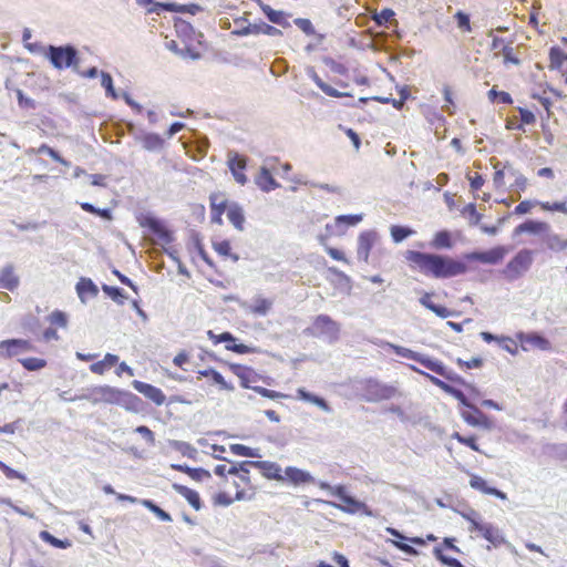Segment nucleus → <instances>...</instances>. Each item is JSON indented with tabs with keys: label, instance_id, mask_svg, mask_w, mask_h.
Masks as SVG:
<instances>
[{
	"label": "nucleus",
	"instance_id": "1",
	"mask_svg": "<svg viewBox=\"0 0 567 567\" xmlns=\"http://www.w3.org/2000/svg\"><path fill=\"white\" fill-rule=\"evenodd\" d=\"M508 254L505 246H495L486 251H472L456 259L447 255L406 250L404 258L409 266L427 277L446 279L465 275L468 271L467 262L497 265Z\"/></svg>",
	"mask_w": 567,
	"mask_h": 567
},
{
	"label": "nucleus",
	"instance_id": "2",
	"mask_svg": "<svg viewBox=\"0 0 567 567\" xmlns=\"http://www.w3.org/2000/svg\"><path fill=\"white\" fill-rule=\"evenodd\" d=\"M419 374L425 377L432 384L440 388L445 393L452 395L454 399L458 401V403L463 406L460 410L461 417L463 421L473 426L481 427L484 430H491L494 426L493 420L486 415L483 411H481L477 406L470 402V398L460 389L454 388L449 382L441 380L427 372H424L417 368H412Z\"/></svg>",
	"mask_w": 567,
	"mask_h": 567
},
{
	"label": "nucleus",
	"instance_id": "3",
	"mask_svg": "<svg viewBox=\"0 0 567 567\" xmlns=\"http://www.w3.org/2000/svg\"><path fill=\"white\" fill-rule=\"evenodd\" d=\"M229 491L219 493L216 502L220 505H230L234 501H250L256 495V486L251 482L250 465L244 462L237 464V470L231 477L226 478Z\"/></svg>",
	"mask_w": 567,
	"mask_h": 567
},
{
	"label": "nucleus",
	"instance_id": "4",
	"mask_svg": "<svg viewBox=\"0 0 567 567\" xmlns=\"http://www.w3.org/2000/svg\"><path fill=\"white\" fill-rule=\"evenodd\" d=\"M94 405L96 404H121L123 402H138L140 398L133 393L122 391L111 385H95L86 390L80 396Z\"/></svg>",
	"mask_w": 567,
	"mask_h": 567
},
{
	"label": "nucleus",
	"instance_id": "5",
	"mask_svg": "<svg viewBox=\"0 0 567 567\" xmlns=\"http://www.w3.org/2000/svg\"><path fill=\"white\" fill-rule=\"evenodd\" d=\"M361 391L362 399L371 403L388 401L401 394L395 385L386 384L372 378L362 382Z\"/></svg>",
	"mask_w": 567,
	"mask_h": 567
},
{
	"label": "nucleus",
	"instance_id": "6",
	"mask_svg": "<svg viewBox=\"0 0 567 567\" xmlns=\"http://www.w3.org/2000/svg\"><path fill=\"white\" fill-rule=\"evenodd\" d=\"M323 487H327L329 493L332 496L338 497L341 501V504L334 505L342 512L349 513V514H363L367 516H371L372 512L371 509L363 503L354 497L347 494V488L343 485H337V486H330V485H323Z\"/></svg>",
	"mask_w": 567,
	"mask_h": 567
},
{
	"label": "nucleus",
	"instance_id": "7",
	"mask_svg": "<svg viewBox=\"0 0 567 567\" xmlns=\"http://www.w3.org/2000/svg\"><path fill=\"white\" fill-rule=\"evenodd\" d=\"M533 264V251L519 250L504 267L502 275L505 279L513 281L520 278Z\"/></svg>",
	"mask_w": 567,
	"mask_h": 567
},
{
	"label": "nucleus",
	"instance_id": "8",
	"mask_svg": "<svg viewBox=\"0 0 567 567\" xmlns=\"http://www.w3.org/2000/svg\"><path fill=\"white\" fill-rule=\"evenodd\" d=\"M406 357L419 362L424 368L441 375L442 378H444L446 381H449L451 383H464V379L462 377H460L452 370L447 369L443 364V362H441L440 360H436V359H433V358H430V357H426V355H423V354H420L416 352H412V351H409V354Z\"/></svg>",
	"mask_w": 567,
	"mask_h": 567
},
{
	"label": "nucleus",
	"instance_id": "9",
	"mask_svg": "<svg viewBox=\"0 0 567 567\" xmlns=\"http://www.w3.org/2000/svg\"><path fill=\"white\" fill-rule=\"evenodd\" d=\"M477 514L472 512V514H464L463 517L470 523L468 532L471 533H480V535L491 543L494 547H498L505 544V538L502 535L501 530L493 526L492 524H483L475 519L474 516Z\"/></svg>",
	"mask_w": 567,
	"mask_h": 567
},
{
	"label": "nucleus",
	"instance_id": "10",
	"mask_svg": "<svg viewBox=\"0 0 567 567\" xmlns=\"http://www.w3.org/2000/svg\"><path fill=\"white\" fill-rule=\"evenodd\" d=\"M76 50L71 47H53L48 48L47 56L52 65L59 70L70 68L76 63Z\"/></svg>",
	"mask_w": 567,
	"mask_h": 567
},
{
	"label": "nucleus",
	"instance_id": "11",
	"mask_svg": "<svg viewBox=\"0 0 567 567\" xmlns=\"http://www.w3.org/2000/svg\"><path fill=\"white\" fill-rule=\"evenodd\" d=\"M228 369L240 380V385L244 389L254 390V388H257L255 384L261 380V375L251 367L240 363H228Z\"/></svg>",
	"mask_w": 567,
	"mask_h": 567
},
{
	"label": "nucleus",
	"instance_id": "12",
	"mask_svg": "<svg viewBox=\"0 0 567 567\" xmlns=\"http://www.w3.org/2000/svg\"><path fill=\"white\" fill-rule=\"evenodd\" d=\"M209 340L214 344L225 342V348L238 354H247L255 352V349L244 343H236V338L230 332L214 333L212 330L207 332Z\"/></svg>",
	"mask_w": 567,
	"mask_h": 567
},
{
	"label": "nucleus",
	"instance_id": "13",
	"mask_svg": "<svg viewBox=\"0 0 567 567\" xmlns=\"http://www.w3.org/2000/svg\"><path fill=\"white\" fill-rule=\"evenodd\" d=\"M210 203V218L214 224L221 225L223 224V215L228 210L235 202H229L224 194L221 193H213L209 196Z\"/></svg>",
	"mask_w": 567,
	"mask_h": 567
},
{
	"label": "nucleus",
	"instance_id": "14",
	"mask_svg": "<svg viewBox=\"0 0 567 567\" xmlns=\"http://www.w3.org/2000/svg\"><path fill=\"white\" fill-rule=\"evenodd\" d=\"M516 340L519 343V347L523 351H529L532 349H539V350H549L550 349V342L543 336L530 332V333H524L519 332L516 334Z\"/></svg>",
	"mask_w": 567,
	"mask_h": 567
},
{
	"label": "nucleus",
	"instance_id": "15",
	"mask_svg": "<svg viewBox=\"0 0 567 567\" xmlns=\"http://www.w3.org/2000/svg\"><path fill=\"white\" fill-rule=\"evenodd\" d=\"M312 331L315 336H329L336 339L339 334V324L327 315H319L313 319Z\"/></svg>",
	"mask_w": 567,
	"mask_h": 567
},
{
	"label": "nucleus",
	"instance_id": "16",
	"mask_svg": "<svg viewBox=\"0 0 567 567\" xmlns=\"http://www.w3.org/2000/svg\"><path fill=\"white\" fill-rule=\"evenodd\" d=\"M244 465H250L260 471L262 476L268 480H275L279 482L285 481L282 470L279 464L270 461H244Z\"/></svg>",
	"mask_w": 567,
	"mask_h": 567
},
{
	"label": "nucleus",
	"instance_id": "17",
	"mask_svg": "<svg viewBox=\"0 0 567 567\" xmlns=\"http://www.w3.org/2000/svg\"><path fill=\"white\" fill-rule=\"evenodd\" d=\"M33 344L24 339H8L0 341L1 353L7 358L16 357L22 352L32 351Z\"/></svg>",
	"mask_w": 567,
	"mask_h": 567
},
{
	"label": "nucleus",
	"instance_id": "18",
	"mask_svg": "<svg viewBox=\"0 0 567 567\" xmlns=\"http://www.w3.org/2000/svg\"><path fill=\"white\" fill-rule=\"evenodd\" d=\"M228 167L235 178V181L245 185L247 183V176L245 174L247 167V158L238 153L230 152L227 161Z\"/></svg>",
	"mask_w": 567,
	"mask_h": 567
},
{
	"label": "nucleus",
	"instance_id": "19",
	"mask_svg": "<svg viewBox=\"0 0 567 567\" xmlns=\"http://www.w3.org/2000/svg\"><path fill=\"white\" fill-rule=\"evenodd\" d=\"M132 385L137 392L143 394L156 405L159 406L165 403L166 396L159 388L138 380H134Z\"/></svg>",
	"mask_w": 567,
	"mask_h": 567
},
{
	"label": "nucleus",
	"instance_id": "20",
	"mask_svg": "<svg viewBox=\"0 0 567 567\" xmlns=\"http://www.w3.org/2000/svg\"><path fill=\"white\" fill-rule=\"evenodd\" d=\"M443 547L458 553L460 549L454 545V538H444L442 546L435 547L433 553L436 559L443 565L449 567H463V564L458 559L444 555Z\"/></svg>",
	"mask_w": 567,
	"mask_h": 567
},
{
	"label": "nucleus",
	"instance_id": "21",
	"mask_svg": "<svg viewBox=\"0 0 567 567\" xmlns=\"http://www.w3.org/2000/svg\"><path fill=\"white\" fill-rule=\"evenodd\" d=\"M259 7L262 13L267 17V19L277 25H280L284 29L290 28L289 18L290 14L282 10H275L269 4L259 2Z\"/></svg>",
	"mask_w": 567,
	"mask_h": 567
},
{
	"label": "nucleus",
	"instance_id": "22",
	"mask_svg": "<svg viewBox=\"0 0 567 567\" xmlns=\"http://www.w3.org/2000/svg\"><path fill=\"white\" fill-rule=\"evenodd\" d=\"M20 279L13 265H7L0 270V288L13 291L19 287Z\"/></svg>",
	"mask_w": 567,
	"mask_h": 567
},
{
	"label": "nucleus",
	"instance_id": "23",
	"mask_svg": "<svg viewBox=\"0 0 567 567\" xmlns=\"http://www.w3.org/2000/svg\"><path fill=\"white\" fill-rule=\"evenodd\" d=\"M282 474L285 476V481H288L293 485L310 484L313 482V477L309 472L298 467L288 466Z\"/></svg>",
	"mask_w": 567,
	"mask_h": 567
},
{
	"label": "nucleus",
	"instance_id": "24",
	"mask_svg": "<svg viewBox=\"0 0 567 567\" xmlns=\"http://www.w3.org/2000/svg\"><path fill=\"white\" fill-rule=\"evenodd\" d=\"M470 485L472 488L480 491L483 494L493 495L503 501L507 498V496L504 492H502L495 487H489L487 485V482L483 477H481L476 474L471 475Z\"/></svg>",
	"mask_w": 567,
	"mask_h": 567
},
{
	"label": "nucleus",
	"instance_id": "25",
	"mask_svg": "<svg viewBox=\"0 0 567 567\" xmlns=\"http://www.w3.org/2000/svg\"><path fill=\"white\" fill-rule=\"evenodd\" d=\"M199 377L209 379L214 384H217L219 390L233 392L235 386L231 382L225 380V378L215 369H205L198 371Z\"/></svg>",
	"mask_w": 567,
	"mask_h": 567
},
{
	"label": "nucleus",
	"instance_id": "26",
	"mask_svg": "<svg viewBox=\"0 0 567 567\" xmlns=\"http://www.w3.org/2000/svg\"><path fill=\"white\" fill-rule=\"evenodd\" d=\"M120 357L113 353H106L104 358L90 365V371L97 375H103L106 371L118 363Z\"/></svg>",
	"mask_w": 567,
	"mask_h": 567
},
{
	"label": "nucleus",
	"instance_id": "27",
	"mask_svg": "<svg viewBox=\"0 0 567 567\" xmlns=\"http://www.w3.org/2000/svg\"><path fill=\"white\" fill-rule=\"evenodd\" d=\"M173 488L175 492H177L179 495H182L194 509L199 511L202 508V501H200L199 494L196 491H194L185 485H181V484H176V483L173 484Z\"/></svg>",
	"mask_w": 567,
	"mask_h": 567
},
{
	"label": "nucleus",
	"instance_id": "28",
	"mask_svg": "<svg viewBox=\"0 0 567 567\" xmlns=\"http://www.w3.org/2000/svg\"><path fill=\"white\" fill-rule=\"evenodd\" d=\"M431 247L437 250L452 249L454 240L452 234L449 230L436 231L430 243Z\"/></svg>",
	"mask_w": 567,
	"mask_h": 567
},
{
	"label": "nucleus",
	"instance_id": "29",
	"mask_svg": "<svg viewBox=\"0 0 567 567\" xmlns=\"http://www.w3.org/2000/svg\"><path fill=\"white\" fill-rule=\"evenodd\" d=\"M375 237V234L372 231H364L359 236L358 254L359 256H362L365 261L368 260L370 251L374 245Z\"/></svg>",
	"mask_w": 567,
	"mask_h": 567
},
{
	"label": "nucleus",
	"instance_id": "30",
	"mask_svg": "<svg viewBox=\"0 0 567 567\" xmlns=\"http://www.w3.org/2000/svg\"><path fill=\"white\" fill-rule=\"evenodd\" d=\"M420 302L422 306H424L426 309L433 311L437 317L440 318H449L451 316V310L447 309L444 306L435 305L432 301V293L425 292L421 298Z\"/></svg>",
	"mask_w": 567,
	"mask_h": 567
},
{
	"label": "nucleus",
	"instance_id": "31",
	"mask_svg": "<svg viewBox=\"0 0 567 567\" xmlns=\"http://www.w3.org/2000/svg\"><path fill=\"white\" fill-rule=\"evenodd\" d=\"M256 184L265 192H270L278 187V183L275 181L270 171L266 167H261L258 176L256 177Z\"/></svg>",
	"mask_w": 567,
	"mask_h": 567
},
{
	"label": "nucleus",
	"instance_id": "32",
	"mask_svg": "<svg viewBox=\"0 0 567 567\" xmlns=\"http://www.w3.org/2000/svg\"><path fill=\"white\" fill-rule=\"evenodd\" d=\"M297 399L306 401V402H310L323 411H330V406L324 399H322L318 395L311 394L310 392L306 391V389H303V388H299L297 390Z\"/></svg>",
	"mask_w": 567,
	"mask_h": 567
},
{
	"label": "nucleus",
	"instance_id": "33",
	"mask_svg": "<svg viewBox=\"0 0 567 567\" xmlns=\"http://www.w3.org/2000/svg\"><path fill=\"white\" fill-rule=\"evenodd\" d=\"M76 292L83 300L86 297H95L99 290L90 278H81L76 284Z\"/></svg>",
	"mask_w": 567,
	"mask_h": 567
},
{
	"label": "nucleus",
	"instance_id": "34",
	"mask_svg": "<svg viewBox=\"0 0 567 567\" xmlns=\"http://www.w3.org/2000/svg\"><path fill=\"white\" fill-rule=\"evenodd\" d=\"M172 468L187 474L194 481H203L204 478L210 477L209 472L204 468H192L187 465L181 464H173Z\"/></svg>",
	"mask_w": 567,
	"mask_h": 567
},
{
	"label": "nucleus",
	"instance_id": "35",
	"mask_svg": "<svg viewBox=\"0 0 567 567\" xmlns=\"http://www.w3.org/2000/svg\"><path fill=\"white\" fill-rule=\"evenodd\" d=\"M227 217L235 228H237L238 230L244 229L245 215L240 205H238L237 203L231 205L228 210Z\"/></svg>",
	"mask_w": 567,
	"mask_h": 567
},
{
	"label": "nucleus",
	"instance_id": "36",
	"mask_svg": "<svg viewBox=\"0 0 567 567\" xmlns=\"http://www.w3.org/2000/svg\"><path fill=\"white\" fill-rule=\"evenodd\" d=\"M495 56H498V55H502L503 56V63L504 65H519L520 64V60L519 58L515 54V50L512 45V42H508L507 44H504L502 47V52H495L494 53Z\"/></svg>",
	"mask_w": 567,
	"mask_h": 567
},
{
	"label": "nucleus",
	"instance_id": "37",
	"mask_svg": "<svg viewBox=\"0 0 567 567\" xmlns=\"http://www.w3.org/2000/svg\"><path fill=\"white\" fill-rule=\"evenodd\" d=\"M567 61V54L558 47H553L549 50V68L560 69L563 63Z\"/></svg>",
	"mask_w": 567,
	"mask_h": 567
},
{
	"label": "nucleus",
	"instance_id": "38",
	"mask_svg": "<svg viewBox=\"0 0 567 567\" xmlns=\"http://www.w3.org/2000/svg\"><path fill=\"white\" fill-rule=\"evenodd\" d=\"M415 231L406 226L393 225L390 228V234L394 243H401L408 237L412 236Z\"/></svg>",
	"mask_w": 567,
	"mask_h": 567
},
{
	"label": "nucleus",
	"instance_id": "39",
	"mask_svg": "<svg viewBox=\"0 0 567 567\" xmlns=\"http://www.w3.org/2000/svg\"><path fill=\"white\" fill-rule=\"evenodd\" d=\"M252 32L255 35H258V34H265V35H269V37H281L282 35L281 30H279L278 28H276L274 25L265 23V22L254 23Z\"/></svg>",
	"mask_w": 567,
	"mask_h": 567
},
{
	"label": "nucleus",
	"instance_id": "40",
	"mask_svg": "<svg viewBox=\"0 0 567 567\" xmlns=\"http://www.w3.org/2000/svg\"><path fill=\"white\" fill-rule=\"evenodd\" d=\"M395 13L390 8H384L379 12H374L372 16V20L378 24L379 27H386L388 23L393 20Z\"/></svg>",
	"mask_w": 567,
	"mask_h": 567
},
{
	"label": "nucleus",
	"instance_id": "41",
	"mask_svg": "<svg viewBox=\"0 0 567 567\" xmlns=\"http://www.w3.org/2000/svg\"><path fill=\"white\" fill-rule=\"evenodd\" d=\"M454 20L456 22L457 29L463 33H470L472 32V25L470 16L463 11H457L454 14Z\"/></svg>",
	"mask_w": 567,
	"mask_h": 567
},
{
	"label": "nucleus",
	"instance_id": "42",
	"mask_svg": "<svg viewBox=\"0 0 567 567\" xmlns=\"http://www.w3.org/2000/svg\"><path fill=\"white\" fill-rule=\"evenodd\" d=\"M462 215L468 218V223L471 226H477L482 220V214L476 210L475 204L471 203L464 206L462 209Z\"/></svg>",
	"mask_w": 567,
	"mask_h": 567
},
{
	"label": "nucleus",
	"instance_id": "43",
	"mask_svg": "<svg viewBox=\"0 0 567 567\" xmlns=\"http://www.w3.org/2000/svg\"><path fill=\"white\" fill-rule=\"evenodd\" d=\"M80 206L86 213L94 214V215L100 216L106 220L113 219L112 212L109 208H96L95 206H93L90 203H81Z\"/></svg>",
	"mask_w": 567,
	"mask_h": 567
},
{
	"label": "nucleus",
	"instance_id": "44",
	"mask_svg": "<svg viewBox=\"0 0 567 567\" xmlns=\"http://www.w3.org/2000/svg\"><path fill=\"white\" fill-rule=\"evenodd\" d=\"M21 365L28 371H38L47 365V361L41 358H25L19 360Z\"/></svg>",
	"mask_w": 567,
	"mask_h": 567
},
{
	"label": "nucleus",
	"instance_id": "45",
	"mask_svg": "<svg viewBox=\"0 0 567 567\" xmlns=\"http://www.w3.org/2000/svg\"><path fill=\"white\" fill-rule=\"evenodd\" d=\"M142 505L154 513L163 522H172V516L150 499H143Z\"/></svg>",
	"mask_w": 567,
	"mask_h": 567
},
{
	"label": "nucleus",
	"instance_id": "46",
	"mask_svg": "<svg viewBox=\"0 0 567 567\" xmlns=\"http://www.w3.org/2000/svg\"><path fill=\"white\" fill-rule=\"evenodd\" d=\"M452 439L456 440L458 443H461L465 446H468L471 450H473L475 452H481L480 446L476 442V436H474V435L465 436V435L460 434L458 432H454L452 434Z\"/></svg>",
	"mask_w": 567,
	"mask_h": 567
},
{
	"label": "nucleus",
	"instance_id": "47",
	"mask_svg": "<svg viewBox=\"0 0 567 567\" xmlns=\"http://www.w3.org/2000/svg\"><path fill=\"white\" fill-rule=\"evenodd\" d=\"M230 451L233 454L238 456H246V457H257L259 456L258 450L251 449L249 446H246L244 444H231Z\"/></svg>",
	"mask_w": 567,
	"mask_h": 567
},
{
	"label": "nucleus",
	"instance_id": "48",
	"mask_svg": "<svg viewBox=\"0 0 567 567\" xmlns=\"http://www.w3.org/2000/svg\"><path fill=\"white\" fill-rule=\"evenodd\" d=\"M545 212H560L567 214V202H539L537 203Z\"/></svg>",
	"mask_w": 567,
	"mask_h": 567
},
{
	"label": "nucleus",
	"instance_id": "49",
	"mask_svg": "<svg viewBox=\"0 0 567 567\" xmlns=\"http://www.w3.org/2000/svg\"><path fill=\"white\" fill-rule=\"evenodd\" d=\"M518 341L512 339L511 337H504L502 336L501 339H498V343L499 346L505 350L507 351L508 353L513 354V355H516L518 354V351H519V347H518Z\"/></svg>",
	"mask_w": 567,
	"mask_h": 567
},
{
	"label": "nucleus",
	"instance_id": "50",
	"mask_svg": "<svg viewBox=\"0 0 567 567\" xmlns=\"http://www.w3.org/2000/svg\"><path fill=\"white\" fill-rule=\"evenodd\" d=\"M48 319L52 326H56L60 328H65L68 324L66 315L60 310H54L53 312H51Z\"/></svg>",
	"mask_w": 567,
	"mask_h": 567
},
{
	"label": "nucleus",
	"instance_id": "51",
	"mask_svg": "<svg viewBox=\"0 0 567 567\" xmlns=\"http://www.w3.org/2000/svg\"><path fill=\"white\" fill-rule=\"evenodd\" d=\"M101 84L105 89L106 94L111 96L112 99H117V94L113 86V80L112 76L109 73L102 72L101 74Z\"/></svg>",
	"mask_w": 567,
	"mask_h": 567
},
{
	"label": "nucleus",
	"instance_id": "52",
	"mask_svg": "<svg viewBox=\"0 0 567 567\" xmlns=\"http://www.w3.org/2000/svg\"><path fill=\"white\" fill-rule=\"evenodd\" d=\"M38 153L39 154H48L53 161L62 164V165H68V162L65 159H63L60 154L54 151L52 147H50L49 145L47 144H42L39 148H38Z\"/></svg>",
	"mask_w": 567,
	"mask_h": 567
},
{
	"label": "nucleus",
	"instance_id": "53",
	"mask_svg": "<svg viewBox=\"0 0 567 567\" xmlns=\"http://www.w3.org/2000/svg\"><path fill=\"white\" fill-rule=\"evenodd\" d=\"M0 471H2V473L6 475L7 478L9 480H20L22 482L25 481V476L23 474H21L20 472L11 468L10 466H8L6 463H3L2 461H0Z\"/></svg>",
	"mask_w": 567,
	"mask_h": 567
},
{
	"label": "nucleus",
	"instance_id": "54",
	"mask_svg": "<svg viewBox=\"0 0 567 567\" xmlns=\"http://www.w3.org/2000/svg\"><path fill=\"white\" fill-rule=\"evenodd\" d=\"M455 362L461 369H477L483 365V359L481 358H472L471 360L457 358Z\"/></svg>",
	"mask_w": 567,
	"mask_h": 567
},
{
	"label": "nucleus",
	"instance_id": "55",
	"mask_svg": "<svg viewBox=\"0 0 567 567\" xmlns=\"http://www.w3.org/2000/svg\"><path fill=\"white\" fill-rule=\"evenodd\" d=\"M236 470H237V464L231 465V466H228L226 464H218L217 466H215L214 473L217 476L228 478L227 476L231 477Z\"/></svg>",
	"mask_w": 567,
	"mask_h": 567
},
{
	"label": "nucleus",
	"instance_id": "56",
	"mask_svg": "<svg viewBox=\"0 0 567 567\" xmlns=\"http://www.w3.org/2000/svg\"><path fill=\"white\" fill-rule=\"evenodd\" d=\"M254 391L257 392L258 394H260L261 396L268 398L271 400L287 398V395L284 393H280V392H277L274 390H269V389L262 388V386L254 388Z\"/></svg>",
	"mask_w": 567,
	"mask_h": 567
},
{
	"label": "nucleus",
	"instance_id": "57",
	"mask_svg": "<svg viewBox=\"0 0 567 567\" xmlns=\"http://www.w3.org/2000/svg\"><path fill=\"white\" fill-rule=\"evenodd\" d=\"M293 22L306 34L311 35L315 33V28L309 19L297 18Z\"/></svg>",
	"mask_w": 567,
	"mask_h": 567
},
{
	"label": "nucleus",
	"instance_id": "58",
	"mask_svg": "<svg viewBox=\"0 0 567 567\" xmlns=\"http://www.w3.org/2000/svg\"><path fill=\"white\" fill-rule=\"evenodd\" d=\"M213 247L220 256H223V257L230 256L231 246L228 240H220V241L214 243Z\"/></svg>",
	"mask_w": 567,
	"mask_h": 567
},
{
	"label": "nucleus",
	"instance_id": "59",
	"mask_svg": "<svg viewBox=\"0 0 567 567\" xmlns=\"http://www.w3.org/2000/svg\"><path fill=\"white\" fill-rule=\"evenodd\" d=\"M443 95H444V101H445V105L444 107L446 109V111L449 112V114H453L454 111L452 110L455 104H454V101H453V93H452V90L449 85H445L443 87Z\"/></svg>",
	"mask_w": 567,
	"mask_h": 567
},
{
	"label": "nucleus",
	"instance_id": "60",
	"mask_svg": "<svg viewBox=\"0 0 567 567\" xmlns=\"http://www.w3.org/2000/svg\"><path fill=\"white\" fill-rule=\"evenodd\" d=\"M317 84L329 96H332V97L349 96L348 93H341V92L337 91L336 89L331 87L330 85L326 84L321 80H318Z\"/></svg>",
	"mask_w": 567,
	"mask_h": 567
},
{
	"label": "nucleus",
	"instance_id": "61",
	"mask_svg": "<svg viewBox=\"0 0 567 567\" xmlns=\"http://www.w3.org/2000/svg\"><path fill=\"white\" fill-rule=\"evenodd\" d=\"M539 224L537 223H534V221H526V223H523L520 225H518L516 228H515V234H522V233H525V231H528V233H536L539 230Z\"/></svg>",
	"mask_w": 567,
	"mask_h": 567
},
{
	"label": "nucleus",
	"instance_id": "62",
	"mask_svg": "<svg viewBox=\"0 0 567 567\" xmlns=\"http://www.w3.org/2000/svg\"><path fill=\"white\" fill-rule=\"evenodd\" d=\"M518 112L522 123L530 125L536 122L535 114L530 110L518 107Z\"/></svg>",
	"mask_w": 567,
	"mask_h": 567
},
{
	"label": "nucleus",
	"instance_id": "63",
	"mask_svg": "<svg viewBox=\"0 0 567 567\" xmlns=\"http://www.w3.org/2000/svg\"><path fill=\"white\" fill-rule=\"evenodd\" d=\"M470 186L473 192H477L482 188L485 183L483 176L478 173H475L473 176H468Z\"/></svg>",
	"mask_w": 567,
	"mask_h": 567
},
{
	"label": "nucleus",
	"instance_id": "64",
	"mask_svg": "<svg viewBox=\"0 0 567 567\" xmlns=\"http://www.w3.org/2000/svg\"><path fill=\"white\" fill-rule=\"evenodd\" d=\"M135 431L140 433L151 445L155 444L154 433L147 426H137Z\"/></svg>",
	"mask_w": 567,
	"mask_h": 567
}]
</instances>
